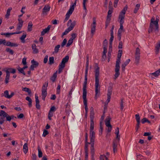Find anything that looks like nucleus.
<instances>
[{
    "label": "nucleus",
    "mask_w": 160,
    "mask_h": 160,
    "mask_svg": "<svg viewBox=\"0 0 160 160\" xmlns=\"http://www.w3.org/2000/svg\"><path fill=\"white\" fill-rule=\"evenodd\" d=\"M22 90L23 91L27 92L29 95H31V91L30 89L29 88L26 87L23 88L22 89Z\"/></svg>",
    "instance_id": "33"
},
{
    "label": "nucleus",
    "mask_w": 160,
    "mask_h": 160,
    "mask_svg": "<svg viewBox=\"0 0 160 160\" xmlns=\"http://www.w3.org/2000/svg\"><path fill=\"white\" fill-rule=\"evenodd\" d=\"M6 75L5 78V82L6 84H7L9 82V80L10 77V74L9 72L8 71V70H6Z\"/></svg>",
    "instance_id": "28"
},
{
    "label": "nucleus",
    "mask_w": 160,
    "mask_h": 160,
    "mask_svg": "<svg viewBox=\"0 0 160 160\" xmlns=\"http://www.w3.org/2000/svg\"><path fill=\"white\" fill-rule=\"evenodd\" d=\"M5 46L11 47H16L18 46V44L16 43L12 42L10 41L6 42Z\"/></svg>",
    "instance_id": "18"
},
{
    "label": "nucleus",
    "mask_w": 160,
    "mask_h": 160,
    "mask_svg": "<svg viewBox=\"0 0 160 160\" xmlns=\"http://www.w3.org/2000/svg\"><path fill=\"white\" fill-rule=\"evenodd\" d=\"M33 24L32 22H29L28 23V32H30L32 30V27Z\"/></svg>",
    "instance_id": "34"
},
{
    "label": "nucleus",
    "mask_w": 160,
    "mask_h": 160,
    "mask_svg": "<svg viewBox=\"0 0 160 160\" xmlns=\"http://www.w3.org/2000/svg\"><path fill=\"white\" fill-rule=\"evenodd\" d=\"M95 98L97 99L100 95V86L99 85V68L98 66L95 69Z\"/></svg>",
    "instance_id": "1"
},
{
    "label": "nucleus",
    "mask_w": 160,
    "mask_h": 160,
    "mask_svg": "<svg viewBox=\"0 0 160 160\" xmlns=\"http://www.w3.org/2000/svg\"><path fill=\"white\" fill-rule=\"evenodd\" d=\"M21 32H14L11 33H3L2 32L1 33V35H4L6 36V37L9 38L10 37V35H12L15 34H19L21 33Z\"/></svg>",
    "instance_id": "20"
},
{
    "label": "nucleus",
    "mask_w": 160,
    "mask_h": 160,
    "mask_svg": "<svg viewBox=\"0 0 160 160\" xmlns=\"http://www.w3.org/2000/svg\"><path fill=\"white\" fill-rule=\"evenodd\" d=\"M18 70L23 75H26L24 70L22 68H21L19 67L18 68Z\"/></svg>",
    "instance_id": "50"
},
{
    "label": "nucleus",
    "mask_w": 160,
    "mask_h": 160,
    "mask_svg": "<svg viewBox=\"0 0 160 160\" xmlns=\"http://www.w3.org/2000/svg\"><path fill=\"white\" fill-rule=\"evenodd\" d=\"M0 118V124H2L5 121V119L3 116H1Z\"/></svg>",
    "instance_id": "58"
},
{
    "label": "nucleus",
    "mask_w": 160,
    "mask_h": 160,
    "mask_svg": "<svg viewBox=\"0 0 160 160\" xmlns=\"http://www.w3.org/2000/svg\"><path fill=\"white\" fill-rule=\"evenodd\" d=\"M6 51L7 52H8L11 55H13L14 53L13 51L8 48H6Z\"/></svg>",
    "instance_id": "45"
},
{
    "label": "nucleus",
    "mask_w": 160,
    "mask_h": 160,
    "mask_svg": "<svg viewBox=\"0 0 160 160\" xmlns=\"http://www.w3.org/2000/svg\"><path fill=\"white\" fill-rule=\"evenodd\" d=\"M35 101L36 102V103H39V101L38 98V96L37 94H35Z\"/></svg>",
    "instance_id": "62"
},
{
    "label": "nucleus",
    "mask_w": 160,
    "mask_h": 160,
    "mask_svg": "<svg viewBox=\"0 0 160 160\" xmlns=\"http://www.w3.org/2000/svg\"><path fill=\"white\" fill-rule=\"evenodd\" d=\"M51 27V25H48L47 28H45L41 32V35H44L46 33L48 32L49 30L50 29V28Z\"/></svg>",
    "instance_id": "27"
},
{
    "label": "nucleus",
    "mask_w": 160,
    "mask_h": 160,
    "mask_svg": "<svg viewBox=\"0 0 160 160\" xmlns=\"http://www.w3.org/2000/svg\"><path fill=\"white\" fill-rule=\"evenodd\" d=\"M0 116H3L4 118H6L8 121H10L11 120V117L3 110H0Z\"/></svg>",
    "instance_id": "12"
},
{
    "label": "nucleus",
    "mask_w": 160,
    "mask_h": 160,
    "mask_svg": "<svg viewBox=\"0 0 160 160\" xmlns=\"http://www.w3.org/2000/svg\"><path fill=\"white\" fill-rule=\"evenodd\" d=\"M111 118L109 116H108L107 117L106 119L105 120V122L106 126L108 127L107 129V132H111L112 130V125L110 124V121Z\"/></svg>",
    "instance_id": "6"
},
{
    "label": "nucleus",
    "mask_w": 160,
    "mask_h": 160,
    "mask_svg": "<svg viewBox=\"0 0 160 160\" xmlns=\"http://www.w3.org/2000/svg\"><path fill=\"white\" fill-rule=\"evenodd\" d=\"M118 142H117L116 140H114L113 142V151L114 153L117 152L118 151L117 147Z\"/></svg>",
    "instance_id": "19"
},
{
    "label": "nucleus",
    "mask_w": 160,
    "mask_h": 160,
    "mask_svg": "<svg viewBox=\"0 0 160 160\" xmlns=\"http://www.w3.org/2000/svg\"><path fill=\"white\" fill-rule=\"evenodd\" d=\"M7 70H8V71L9 72V73L10 72L12 73H14L16 72V70L15 69L11 68H8Z\"/></svg>",
    "instance_id": "49"
},
{
    "label": "nucleus",
    "mask_w": 160,
    "mask_h": 160,
    "mask_svg": "<svg viewBox=\"0 0 160 160\" xmlns=\"http://www.w3.org/2000/svg\"><path fill=\"white\" fill-rule=\"evenodd\" d=\"M111 37L110 39V42L111 43H112V42L113 40L114 36L113 33H110Z\"/></svg>",
    "instance_id": "59"
},
{
    "label": "nucleus",
    "mask_w": 160,
    "mask_h": 160,
    "mask_svg": "<svg viewBox=\"0 0 160 160\" xmlns=\"http://www.w3.org/2000/svg\"><path fill=\"white\" fill-rule=\"evenodd\" d=\"M156 18V20L155 21L154 18L152 17L151 19V22L150 23L152 24H153V25H155V28L154 29V32L156 34H157L159 32V25L158 23L159 21L158 16H157Z\"/></svg>",
    "instance_id": "5"
},
{
    "label": "nucleus",
    "mask_w": 160,
    "mask_h": 160,
    "mask_svg": "<svg viewBox=\"0 0 160 160\" xmlns=\"http://www.w3.org/2000/svg\"><path fill=\"white\" fill-rule=\"evenodd\" d=\"M140 49L138 48L136 49L135 53V61L136 64L139 63L140 57Z\"/></svg>",
    "instance_id": "10"
},
{
    "label": "nucleus",
    "mask_w": 160,
    "mask_h": 160,
    "mask_svg": "<svg viewBox=\"0 0 160 160\" xmlns=\"http://www.w3.org/2000/svg\"><path fill=\"white\" fill-rule=\"evenodd\" d=\"M26 100L28 101L29 103H28V106L30 108L32 107V100L31 98L28 97L27 96L26 98Z\"/></svg>",
    "instance_id": "31"
},
{
    "label": "nucleus",
    "mask_w": 160,
    "mask_h": 160,
    "mask_svg": "<svg viewBox=\"0 0 160 160\" xmlns=\"http://www.w3.org/2000/svg\"><path fill=\"white\" fill-rule=\"evenodd\" d=\"M60 47V45H58L56 46L55 47L54 50V52L55 53H57L58 52L59 48Z\"/></svg>",
    "instance_id": "47"
},
{
    "label": "nucleus",
    "mask_w": 160,
    "mask_h": 160,
    "mask_svg": "<svg viewBox=\"0 0 160 160\" xmlns=\"http://www.w3.org/2000/svg\"><path fill=\"white\" fill-rule=\"evenodd\" d=\"M122 53V50H119L117 56V58L116 61V63L115 67V72L114 75V79H116L119 76L120 73L119 72L120 66V63L121 61V58Z\"/></svg>",
    "instance_id": "2"
},
{
    "label": "nucleus",
    "mask_w": 160,
    "mask_h": 160,
    "mask_svg": "<svg viewBox=\"0 0 160 160\" xmlns=\"http://www.w3.org/2000/svg\"><path fill=\"white\" fill-rule=\"evenodd\" d=\"M93 119H90V130H93L94 128V123Z\"/></svg>",
    "instance_id": "36"
},
{
    "label": "nucleus",
    "mask_w": 160,
    "mask_h": 160,
    "mask_svg": "<svg viewBox=\"0 0 160 160\" xmlns=\"http://www.w3.org/2000/svg\"><path fill=\"white\" fill-rule=\"evenodd\" d=\"M67 41V40L66 38H64L63 39L61 44V46L62 48L66 44Z\"/></svg>",
    "instance_id": "55"
},
{
    "label": "nucleus",
    "mask_w": 160,
    "mask_h": 160,
    "mask_svg": "<svg viewBox=\"0 0 160 160\" xmlns=\"http://www.w3.org/2000/svg\"><path fill=\"white\" fill-rule=\"evenodd\" d=\"M90 142H91V147H94V139L95 138V132L93 130H90Z\"/></svg>",
    "instance_id": "11"
},
{
    "label": "nucleus",
    "mask_w": 160,
    "mask_h": 160,
    "mask_svg": "<svg viewBox=\"0 0 160 160\" xmlns=\"http://www.w3.org/2000/svg\"><path fill=\"white\" fill-rule=\"evenodd\" d=\"M108 42L106 39H105L103 42V47L107 48Z\"/></svg>",
    "instance_id": "57"
},
{
    "label": "nucleus",
    "mask_w": 160,
    "mask_h": 160,
    "mask_svg": "<svg viewBox=\"0 0 160 160\" xmlns=\"http://www.w3.org/2000/svg\"><path fill=\"white\" fill-rule=\"evenodd\" d=\"M160 49V42L158 43L155 47L156 51L155 52L156 54L158 53L159 49Z\"/></svg>",
    "instance_id": "37"
},
{
    "label": "nucleus",
    "mask_w": 160,
    "mask_h": 160,
    "mask_svg": "<svg viewBox=\"0 0 160 160\" xmlns=\"http://www.w3.org/2000/svg\"><path fill=\"white\" fill-rule=\"evenodd\" d=\"M5 46L11 47H16L18 46V44L16 43L12 42L10 41L6 42Z\"/></svg>",
    "instance_id": "17"
},
{
    "label": "nucleus",
    "mask_w": 160,
    "mask_h": 160,
    "mask_svg": "<svg viewBox=\"0 0 160 160\" xmlns=\"http://www.w3.org/2000/svg\"><path fill=\"white\" fill-rule=\"evenodd\" d=\"M106 59V53H102V61H104Z\"/></svg>",
    "instance_id": "60"
},
{
    "label": "nucleus",
    "mask_w": 160,
    "mask_h": 160,
    "mask_svg": "<svg viewBox=\"0 0 160 160\" xmlns=\"http://www.w3.org/2000/svg\"><path fill=\"white\" fill-rule=\"evenodd\" d=\"M127 9L128 6L126 5L120 12L118 17L119 19H124L125 16V15L126 13V12L127 10Z\"/></svg>",
    "instance_id": "9"
},
{
    "label": "nucleus",
    "mask_w": 160,
    "mask_h": 160,
    "mask_svg": "<svg viewBox=\"0 0 160 160\" xmlns=\"http://www.w3.org/2000/svg\"><path fill=\"white\" fill-rule=\"evenodd\" d=\"M150 74L151 76H153L156 77H158V75H160V68L155 72L151 73ZM151 77L152 78H153L152 76Z\"/></svg>",
    "instance_id": "24"
},
{
    "label": "nucleus",
    "mask_w": 160,
    "mask_h": 160,
    "mask_svg": "<svg viewBox=\"0 0 160 160\" xmlns=\"http://www.w3.org/2000/svg\"><path fill=\"white\" fill-rule=\"evenodd\" d=\"M96 18L95 17L93 18V22L91 25V33L92 36L95 32L96 27Z\"/></svg>",
    "instance_id": "8"
},
{
    "label": "nucleus",
    "mask_w": 160,
    "mask_h": 160,
    "mask_svg": "<svg viewBox=\"0 0 160 160\" xmlns=\"http://www.w3.org/2000/svg\"><path fill=\"white\" fill-rule=\"evenodd\" d=\"M2 96H4L5 98L9 99V93L8 90L5 91L4 92V94L2 95Z\"/></svg>",
    "instance_id": "39"
},
{
    "label": "nucleus",
    "mask_w": 160,
    "mask_h": 160,
    "mask_svg": "<svg viewBox=\"0 0 160 160\" xmlns=\"http://www.w3.org/2000/svg\"><path fill=\"white\" fill-rule=\"evenodd\" d=\"M87 85H83V104L85 106V109L86 113L88 112V108L87 100Z\"/></svg>",
    "instance_id": "3"
},
{
    "label": "nucleus",
    "mask_w": 160,
    "mask_h": 160,
    "mask_svg": "<svg viewBox=\"0 0 160 160\" xmlns=\"http://www.w3.org/2000/svg\"><path fill=\"white\" fill-rule=\"evenodd\" d=\"M50 7L49 5L45 6L42 9V15L43 16L45 15H47V12L50 11Z\"/></svg>",
    "instance_id": "15"
},
{
    "label": "nucleus",
    "mask_w": 160,
    "mask_h": 160,
    "mask_svg": "<svg viewBox=\"0 0 160 160\" xmlns=\"http://www.w3.org/2000/svg\"><path fill=\"white\" fill-rule=\"evenodd\" d=\"M47 92L46 90H42V99L44 100H45V97L47 95Z\"/></svg>",
    "instance_id": "30"
},
{
    "label": "nucleus",
    "mask_w": 160,
    "mask_h": 160,
    "mask_svg": "<svg viewBox=\"0 0 160 160\" xmlns=\"http://www.w3.org/2000/svg\"><path fill=\"white\" fill-rule=\"evenodd\" d=\"M95 149L94 147H90V152L91 154V160H95L94 158Z\"/></svg>",
    "instance_id": "25"
},
{
    "label": "nucleus",
    "mask_w": 160,
    "mask_h": 160,
    "mask_svg": "<svg viewBox=\"0 0 160 160\" xmlns=\"http://www.w3.org/2000/svg\"><path fill=\"white\" fill-rule=\"evenodd\" d=\"M48 131L46 130H44L43 132V133L42 134L43 136L44 137H45L47 135H48Z\"/></svg>",
    "instance_id": "63"
},
{
    "label": "nucleus",
    "mask_w": 160,
    "mask_h": 160,
    "mask_svg": "<svg viewBox=\"0 0 160 160\" xmlns=\"http://www.w3.org/2000/svg\"><path fill=\"white\" fill-rule=\"evenodd\" d=\"M76 22L75 21H74L72 22V21L71 19H70L68 22L67 23V26L68 27V28L71 31L72 30L75 26L76 25Z\"/></svg>",
    "instance_id": "13"
},
{
    "label": "nucleus",
    "mask_w": 160,
    "mask_h": 160,
    "mask_svg": "<svg viewBox=\"0 0 160 160\" xmlns=\"http://www.w3.org/2000/svg\"><path fill=\"white\" fill-rule=\"evenodd\" d=\"M74 8L70 6L69 10L66 15V16L69 18L70 15L74 11Z\"/></svg>",
    "instance_id": "23"
},
{
    "label": "nucleus",
    "mask_w": 160,
    "mask_h": 160,
    "mask_svg": "<svg viewBox=\"0 0 160 160\" xmlns=\"http://www.w3.org/2000/svg\"><path fill=\"white\" fill-rule=\"evenodd\" d=\"M73 41L72 40V39H69V40L68 41V42L67 44L66 45V47H69L70 46V45H71L72 42H73Z\"/></svg>",
    "instance_id": "54"
},
{
    "label": "nucleus",
    "mask_w": 160,
    "mask_h": 160,
    "mask_svg": "<svg viewBox=\"0 0 160 160\" xmlns=\"http://www.w3.org/2000/svg\"><path fill=\"white\" fill-rule=\"evenodd\" d=\"M123 99H122L121 100V102L120 103V109L122 111V110L123 107H124V106H123Z\"/></svg>",
    "instance_id": "61"
},
{
    "label": "nucleus",
    "mask_w": 160,
    "mask_h": 160,
    "mask_svg": "<svg viewBox=\"0 0 160 160\" xmlns=\"http://www.w3.org/2000/svg\"><path fill=\"white\" fill-rule=\"evenodd\" d=\"M71 30L68 28L62 34V37L63 38V36L67 35Z\"/></svg>",
    "instance_id": "48"
},
{
    "label": "nucleus",
    "mask_w": 160,
    "mask_h": 160,
    "mask_svg": "<svg viewBox=\"0 0 160 160\" xmlns=\"http://www.w3.org/2000/svg\"><path fill=\"white\" fill-rule=\"evenodd\" d=\"M86 67L85 71L84 81L83 85H87V76L89 66V58H86Z\"/></svg>",
    "instance_id": "7"
},
{
    "label": "nucleus",
    "mask_w": 160,
    "mask_h": 160,
    "mask_svg": "<svg viewBox=\"0 0 160 160\" xmlns=\"http://www.w3.org/2000/svg\"><path fill=\"white\" fill-rule=\"evenodd\" d=\"M32 65L30 67V70H34L35 68L37 67L39 63L37 61H35L34 59H33L31 61Z\"/></svg>",
    "instance_id": "14"
},
{
    "label": "nucleus",
    "mask_w": 160,
    "mask_h": 160,
    "mask_svg": "<svg viewBox=\"0 0 160 160\" xmlns=\"http://www.w3.org/2000/svg\"><path fill=\"white\" fill-rule=\"evenodd\" d=\"M137 123H140V117L139 114H137L135 115Z\"/></svg>",
    "instance_id": "52"
},
{
    "label": "nucleus",
    "mask_w": 160,
    "mask_h": 160,
    "mask_svg": "<svg viewBox=\"0 0 160 160\" xmlns=\"http://www.w3.org/2000/svg\"><path fill=\"white\" fill-rule=\"evenodd\" d=\"M130 60L129 59H128L123 63L122 64L121 66L122 70L124 71L125 70L126 66L127 65L129 62Z\"/></svg>",
    "instance_id": "22"
},
{
    "label": "nucleus",
    "mask_w": 160,
    "mask_h": 160,
    "mask_svg": "<svg viewBox=\"0 0 160 160\" xmlns=\"http://www.w3.org/2000/svg\"><path fill=\"white\" fill-rule=\"evenodd\" d=\"M69 59V56L67 55L62 59L61 62L59 65L58 73H60L62 72V70L65 67V63L68 62Z\"/></svg>",
    "instance_id": "4"
},
{
    "label": "nucleus",
    "mask_w": 160,
    "mask_h": 160,
    "mask_svg": "<svg viewBox=\"0 0 160 160\" xmlns=\"http://www.w3.org/2000/svg\"><path fill=\"white\" fill-rule=\"evenodd\" d=\"M32 49L33 50L32 53L33 54H37L38 52V49L36 48L35 44H33L32 45Z\"/></svg>",
    "instance_id": "26"
},
{
    "label": "nucleus",
    "mask_w": 160,
    "mask_h": 160,
    "mask_svg": "<svg viewBox=\"0 0 160 160\" xmlns=\"http://www.w3.org/2000/svg\"><path fill=\"white\" fill-rule=\"evenodd\" d=\"M38 156L39 158H41L42 156V153L40 149L39 146L38 147Z\"/></svg>",
    "instance_id": "46"
},
{
    "label": "nucleus",
    "mask_w": 160,
    "mask_h": 160,
    "mask_svg": "<svg viewBox=\"0 0 160 160\" xmlns=\"http://www.w3.org/2000/svg\"><path fill=\"white\" fill-rule=\"evenodd\" d=\"M18 24L16 29L17 30H20L21 29V28L22 26L23 21L20 18H18Z\"/></svg>",
    "instance_id": "16"
},
{
    "label": "nucleus",
    "mask_w": 160,
    "mask_h": 160,
    "mask_svg": "<svg viewBox=\"0 0 160 160\" xmlns=\"http://www.w3.org/2000/svg\"><path fill=\"white\" fill-rule=\"evenodd\" d=\"M120 20L119 23H120V28L118 29V31H121V32H124V30L123 29V24L124 23V19H119Z\"/></svg>",
    "instance_id": "21"
},
{
    "label": "nucleus",
    "mask_w": 160,
    "mask_h": 160,
    "mask_svg": "<svg viewBox=\"0 0 160 160\" xmlns=\"http://www.w3.org/2000/svg\"><path fill=\"white\" fill-rule=\"evenodd\" d=\"M154 29L153 28V25L150 23L149 28L148 30L149 33L152 32L153 31H154Z\"/></svg>",
    "instance_id": "35"
},
{
    "label": "nucleus",
    "mask_w": 160,
    "mask_h": 160,
    "mask_svg": "<svg viewBox=\"0 0 160 160\" xmlns=\"http://www.w3.org/2000/svg\"><path fill=\"white\" fill-rule=\"evenodd\" d=\"M12 10V8H8L6 14L5 15L6 18H8L10 14V12Z\"/></svg>",
    "instance_id": "44"
},
{
    "label": "nucleus",
    "mask_w": 160,
    "mask_h": 160,
    "mask_svg": "<svg viewBox=\"0 0 160 160\" xmlns=\"http://www.w3.org/2000/svg\"><path fill=\"white\" fill-rule=\"evenodd\" d=\"M94 112H90V119H94Z\"/></svg>",
    "instance_id": "56"
},
{
    "label": "nucleus",
    "mask_w": 160,
    "mask_h": 160,
    "mask_svg": "<svg viewBox=\"0 0 160 160\" xmlns=\"http://www.w3.org/2000/svg\"><path fill=\"white\" fill-rule=\"evenodd\" d=\"M23 150L25 154H26L28 151V147L27 143H25L23 146Z\"/></svg>",
    "instance_id": "29"
},
{
    "label": "nucleus",
    "mask_w": 160,
    "mask_h": 160,
    "mask_svg": "<svg viewBox=\"0 0 160 160\" xmlns=\"http://www.w3.org/2000/svg\"><path fill=\"white\" fill-rule=\"evenodd\" d=\"M48 82H46L45 83L43 84L42 87V90H46L47 89V88L48 87Z\"/></svg>",
    "instance_id": "42"
},
{
    "label": "nucleus",
    "mask_w": 160,
    "mask_h": 160,
    "mask_svg": "<svg viewBox=\"0 0 160 160\" xmlns=\"http://www.w3.org/2000/svg\"><path fill=\"white\" fill-rule=\"evenodd\" d=\"M57 77V74L56 72L54 73L52 76L51 77L50 80L53 82L55 81Z\"/></svg>",
    "instance_id": "40"
},
{
    "label": "nucleus",
    "mask_w": 160,
    "mask_h": 160,
    "mask_svg": "<svg viewBox=\"0 0 160 160\" xmlns=\"http://www.w3.org/2000/svg\"><path fill=\"white\" fill-rule=\"evenodd\" d=\"M112 91V88L111 87H110L108 89V92L107 94V97H111Z\"/></svg>",
    "instance_id": "38"
},
{
    "label": "nucleus",
    "mask_w": 160,
    "mask_h": 160,
    "mask_svg": "<svg viewBox=\"0 0 160 160\" xmlns=\"http://www.w3.org/2000/svg\"><path fill=\"white\" fill-rule=\"evenodd\" d=\"M140 7V4H136L135 8L134 10V12L135 13H136L138 12L139 8Z\"/></svg>",
    "instance_id": "41"
},
{
    "label": "nucleus",
    "mask_w": 160,
    "mask_h": 160,
    "mask_svg": "<svg viewBox=\"0 0 160 160\" xmlns=\"http://www.w3.org/2000/svg\"><path fill=\"white\" fill-rule=\"evenodd\" d=\"M89 144H91V142H85V146L84 148L85 151H88V145Z\"/></svg>",
    "instance_id": "53"
},
{
    "label": "nucleus",
    "mask_w": 160,
    "mask_h": 160,
    "mask_svg": "<svg viewBox=\"0 0 160 160\" xmlns=\"http://www.w3.org/2000/svg\"><path fill=\"white\" fill-rule=\"evenodd\" d=\"M76 37V34L74 33H72L71 35V37L70 38L71 39H72V40L73 41V39H74Z\"/></svg>",
    "instance_id": "64"
},
{
    "label": "nucleus",
    "mask_w": 160,
    "mask_h": 160,
    "mask_svg": "<svg viewBox=\"0 0 160 160\" xmlns=\"http://www.w3.org/2000/svg\"><path fill=\"white\" fill-rule=\"evenodd\" d=\"M27 36L26 33L25 32L23 34V35L21 36L20 38V39L21 40V42L22 43L25 42V39Z\"/></svg>",
    "instance_id": "32"
},
{
    "label": "nucleus",
    "mask_w": 160,
    "mask_h": 160,
    "mask_svg": "<svg viewBox=\"0 0 160 160\" xmlns=\"http://www.w3.org/2000/svg\"><path fill=\"white\" fill-rule=\"evenodd\" d=\"M122 32H121V31H118V37L119 41H120L121 38L122 36Z\"/></svg>",
    "instance_id": "51"
},
{
    "label": "nucleus",
    "mask_w": 160,
    "mask_h": 160,
    "mask_svg": "<svg viewBox=\"0 0 160 160\" xmlns=\"http://www.w3.org/2000/svg\"><path fill=\"white\" fill-rule=\"evenodd\" d=\"M54 63V58L53 57H50L49 58V64L52 65Z\"/></svg>",
    "instance_id": "43"
}]
</instances>
